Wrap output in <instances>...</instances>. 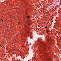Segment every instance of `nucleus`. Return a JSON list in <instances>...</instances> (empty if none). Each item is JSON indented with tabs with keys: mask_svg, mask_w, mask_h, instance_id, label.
<instances>
[{
	"mask_svg": "<svg viewBox=\"0 0 61 61\" xmlns=\"http://www.w3.org/2000/svg\"><path fill=\"white\" fill-rule=\"evenodd\" d=\"M28 18H30V16H28Z\"/></svg>",
	"mask_w": 61,
	"mask_h": 61,
	"instance_id": "7ed1b4c3",
	"label": "nucleus"
},
{
	"mask_svg": "<svg viewBox=\"0 0 61 61\" xmlns=\"http://www.w3.org/2000/svg\"><path fill=\"white\" fill-rule=\"evenodd\" d=\"M2 21L3 22V20L2 19H1Z\"/></svg>",
	"mask_w": 61,
	"mask_h": 61,
	"instance_id": "f03ea898",
	"label": "nucleus"
},
{
	"mask_svg": "<svg viewBox=\"0 0 61 61\" xmlns=\"http://www.w3.org/2000/svg\"><path fill=\"white\" fill-rule=\"evenodd\" d=\"M50 45H48V46L49 47V48H50Z\"/></svg>",
	"mask_w": 61,
	"mask_h": 61,
	"instance_id": "f257e3e1",
	"label": "nucleus"
},
{
	"mask_svg": "<svg viewBox=\"0 0 61 61\" xmlns=\"http://www.w3.org/2000/svg\"><path fill=\"white\" fill-rule=\"evenodd\" d=\"M45 28H46V29L47 28V26H46L45 27Z\"/></svg>",
	"mask_w": 61,
	"mask_h": 61,
	"instance_id": "20e7f679",
	"label": "nucleus"
},
{
	"mask_svg": "<svg viewBox=\"0 0 61 61\" xmlns=\"http://www.w3.org/2000/svg\"><path fill=\"white\" fill-rule=\"evenodd\" d=\"M60 9L61 10V8Z\"/></svg>",
	"mask_w": 61,
	"mask_h": 61,
	"instance_id": "39448f33",
	"label": "nucleus"
}]
</instances>
